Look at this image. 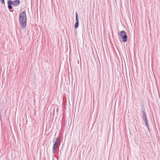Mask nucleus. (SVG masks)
<instances>
[{
  "instance_id": "1",
  "label": "nucleus",
  "mask_w": 160,
  "mask_h": 160,
  "mask_svg": "<svg viewBox=\"0 0 160 160\" xmlns=\"http://www.w3.org/2000/svg\"><path fill=\"white\" fill-rule=\"evenodd\" d=\"M19 20L20 27L22 29L27 26V17L25 11L21 12L19 15Z\"/></svg>"
},
{
  "instance_id": "2",
  "label": "nucleus",
  "mask_w": 160,
  "mask_h": 160,
  "mask_svg": "<svg viewBox=\"0 0 160 160\" xmlns=\"http://www.w3.org/2000/svg\"><path fill=\"white\" fill-rule=\"evenodd\" d=\"M119 35L122 41L124 42H126L127 41V36L126 33L125 31L121 32L119 33Z\"/></svg>"
},
{
  "instance_id": "3",
  "label": "nucleus",
  "mask_w": 160,
  "mask_h": 160,
  "mask_svg": "<svg viewBox=\"0 0 160 160\" xmlns=\"http://www.w3.org/2000/svg\"><path fill=\"white\" fill-rule=\"evenodd\" d=\"M59 137H58L55 139V142L54 144L53 145V149H52V152L53 153H54L56 151V150L57 149V147L58 146V144H59L58 146H59L60 145V143H59L58 142L59 140Z\"/></svg>"
},
{
  "instance_id": "4",
  "label": "nucleus",
  "mask_w": 160,
  "mask_h": 160,
  "mask_svg": "<svg viewBox=\"0 0 160 160\" xmlns=\"http://www.w3.org/2000/svg\"><path fill=\"white\" fill-rule=\"evenodd\" d=\"M10 1L11 2L12 4V5L15 7L18 6L20 3L19 0H15L14 1L10 0Z\"/></svg>"
},
{
  "instance_id": "5",
  "label": "nucleus",
  "mask_w": 160,
  "mask_h": 160,
  "mask_svg": "<svg viewBox=\"0 0 160 160\" xmlns=\"http://www.w3.org/2000/svg\"><path fill=\"white\" fill-rule=\"evenodd\" d=\"M7 4L8 5V9L10 10V12H13L12 10H11L13 8V7L12 6V4L11 2L10 1V0H8V1Z\"/></svg>"
},
{
  "instance_id": "6",
  "label": "nucleus",
  "mask_w": 160,
  "mask_h": 160,
  "mask_svg": "<svg viewBox=\"0 0 160 160\" xmlns=\"http://www.w3.org/2000/svg\"><path fill=\"white\" fill-rule=\"evenodd\" d=\"M143 118L144 119L145 122H146V124H147V120L146 118V114L144 112H143Z\"/></svg>"
},
{
  "instance_id": "7",
  "label": "nucleus",
  "mask_w": 160,
  "mask_h": 160,
  "mask_svg": "<svg viewBox=\"0 0 160 160\" xmlns=\"http://www.w3.org/2000/svg\"><path fill=\"white\" fill-rule=\"evenodd\" d=\"M78 15L77 12H76V22H79V19L78 18Z\"/></svg>"
},
{
  "instance_id": "8",
  "label": "nucleus",
  "mask_w": 160,
  "mask_h": 160,
  "mask_svg": "<svg viewBox=\"0 0 160 160\" xmlns=\"http://www.w3.org/2000/svg\"><path fill=\"white\" fill-rule=\"evenodd\" d=\"M79 25V23L78 22H76L75 25H74V27L75 28H77L78 26Z\"/></svg>"
},
{
  "instance_id": "9",
  "label": "nucleus",
  "mask_w": 160,
  "mask_h": 160,
  "mask_svg": "<svg viewBox=\"0 0 160 160\" xmlns=\"http://www.w3.org/2000/svg\"><path fill=\"white\" fill-rule=\"evenodd\" d=\"M79 108H78V113L77 114V116H78V120L79 119V115H80V114L79 113Z\"/></svg>"
},
{
  "instance_id": "10",
  "label": "nucleus",
  "mask_w": 160,
  "mask_h": 160,
  "mask_svg": "<svg viewBox=\"0 0 160 160\" xmlns=\"http://www.w3.org/2000/svg\"><path fill=\"white\" fill-rule=\"evenodd\" d=\"M0 1L2 4H5L4 0H0Z\"/></svg>"
},
{
  "instance_id": "11",
  "label": "nucleus",
  "mask_w": 160,
  "mask_h": 160,
  "mask_svg": "<svg viewBox=\"0 0 160 160\" xmlns=\"http://www.w3.org/2000/svg\"><path fill=\"white\" fill-rule=\"evenodd\" d=\"M0 1L2 4H5L4 0H0Z\"/></svg>"
},
{
  "instance_id": "12",
  "label": "nucleus",
  "mask_w": 160,
  "mask_h": 160,
  "mask_svg": "<svg viewBox=\"0 0 160 160\" xmlns=\"http://www.w3.org/2000/svg\"><path fill=\"white\" fill-rule=\"evenodd\" d=\"M76 112V109L75 108V113Z\"/></svg>"
},
{
  "instance_id": "13",
  "label": "nucleus",
  "mask_w": 160,
  "mask_h": 160,
  "mask_svg": "<svg viewBox=\"0 0 160 160\" xmlns=\"http://www.w3.org/2000/svg\"><path fill=\"white\" fill-rule=\"evenodd\" d=\"M78 63H79V60H78Z\"/></svg>"
},
{
  "instance_id": "14",
  "label": "nucleus",
  "mask_w": 160,
  "mask_h": 160,
  "mask_svg": "<svg viewBox=\"0 0 160 160\" xmlns=\"http://www.w3.org/2000/svg\"><path fill=\"white\" fill-rule=\"evenodd\" d=\"M55 138H54L53 140V142L54 141V140L55 139Z\"/></svg>"
},
{
  "instance_id": "15",
  "label": "nucleus",
  "mask_w": 160,
  "mask_h": 160,
  "mask_svg": "<svg viewBox=\"0 0 160 160\" xmlns=\"http://www.w3.org/2000/svg\"><path fill=\"white\" fill-rule=\"evenodd\" d=\"M80 102H79V105H80Z\"/></svg>"
}]
</instances>
